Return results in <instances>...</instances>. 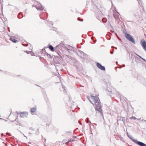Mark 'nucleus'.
Listing matches in <instances>:
<instances>
[{
  "mask_svg": "<svg viewBox=\"0 0 146 146\" xmlns=\"http://www.w3.org/2000/svg\"><path fill=\"white\" fill-rule=\"evenodd\" d=\"M98 94L94 96V94L92 95L91 96V99L93 101V103L92 101L88 98L91 103L93 104H95V109L102 113V110L101 106L100 104V100L99 98L98 97Z\"/></svg>",
  "mask_w": 146,
  "mask_h": 146,
  "instance_id": "f257e3e1",
  "label": "nucleus"
},
{
  "mask_svg": "<svg viewBox=\"0 0 146 146\" xmlns=\"http://www.w3.org/2000/svg\"><path fill=\"white\" fill-rule=\"evenodd\" d=\"M106 93L110 96L117 94V92L114 88L112 87H111V88H108L106 90Z\"/></svg>",
  "mask_w": 146,
  "mask_h": 146,
  "instance_id": "f03ea898",
  "label": "nucleus"
},
{
  "mask_svg": "<svg viewBox=\"0 0 146 146\" xmlns=\"http://www.w3.org/2000/svg\"><path fill=\"white\" fill-rule=\"evenodd\" d=\"M125 37L127 40L132 42L133 44H136L134 39L129 34H126L125 35Z\"/></svg>",
  "mask_w": 146,
  "mask_h": 146,
  "instance_id": "7ed1b4c3",
  "label": "nucleus"
},
{
  "mask_svg": "<svg viewBox=\"0 0 146 146\" xmlns=\"http://www.w3.org/2000/svg\"><path fill=\"white\" fill-rule=\"evenodd\" d=\"M135 61L138 66H142L144 64L142 61L138 57H137L135 58Z\"/></svg>",
  "mask_w": 146,
  "mask_h": 146,
  "instance_id": "20e7f679",
  "label": "nucleus"
},
{
  "mask_svg": "<svg viewBox=\"0 0 146 146\" xmlns=\"http://www.w3.org/2000/svg\"><path fill=\"white\" fill-rule=\"evenodd\" d=\"M140 44L144 50L146 51V41L142 39L140 41Z\"/></svg>",
  "mask_w": 146,
  "mask_h": 146,
  "instance_id": "39448f33",
  "label": "nucleus"
},
{
  "mask_svg": "<svg viewBox=\"0 0 146 146\" xmlns=\"http://www.w3.org/2000/svg\"><path fill=\"white\" fill-rule=\"evenodd\" d=\"M96 65L97 67L101 70H105V67L104 66H102L100 63H97L96 64Z\"/></svg>",
  "mask_w": 146,
  "mask_h": 146,
  "instance_id": "423d86ee",
  "label": "nucleus"
},
{
  "mask_svg": "<svg viewBox=\"0 0 146 146\" xmlns=\"http://www.w3.org/2000/svg\"><path fill=\"white\" fill-rule=\"evenodd\" d=\"M133 141L140 146H146V144L142 142L134 140H133Z\"/></svg>",
  "mask_w": 146,
  "mask_h": 146,
  "instance_id": "0eeeda50",
  "label": "nucleus"
},
{
  "mask_svg": "<svg viewBox=\"0 0 146 146\" xmlns=\"http://www.w3.org/2000/svg\"><path fill=\"white\" fill-rule=\"evenodd\" d=\"M121 27L123 29V32L124 34V35L125 36V35L126 34H128L129 33H127V31L125 29V26L124 24L121 25Z\"/></svg>",
  "mask_w": 146,
  "mask_h": 146,
  "instance_id": "6e6552de",
  "label": "nucleus"
},
{
  "mask_svg": "<svg viewBox=\"0 0 146 146\" xmlns=\"http://www.w3.org/2000/svg\"><path fill=\"white\" fill-rule=\"evenodd\" d=\"M20 116L21 117H24L28 115V113L27 112H21L20 114Z\"/></svg>",
  "mask_w": 146,
  "mask_h": 146,
  "instance_id": "1a4fd4ad",
  "label": "nucleus"
},
{
  "mask_svg": "<svg viewBox=\"0 0 146 146\" xmlns=\"http://www.w3.org/2000/svg\"><path fill=\"white\" fill-rule=\"evenodd\" d=\"M10 40L14 43H17L18 42V40H16L15 37L14 36H11L10 38Z\"/></svg>",
  "mask_w": 146,
  "mask_h": 146,
  "instance_id": "9d476101",
  "label": "nucleus"
},
{
  "mask_svg": "<svg viewBox=\"0 0 146 146\" xmlns=\"http://www.w3.org/2000/svg\"><path fill=\"white\" fill-rule=\"evenodd\" d=\"M49 49L52 51H54V50L53 47L52 45L48 47Z\"/></svg>",
  "mask_w": 146,
  "mask_h": 146,
  "instance_id": "9b49d317",
  "label": "nucleus"
},
{
  "mask_svg": "<svg viewBox=\"0 0 146 146\" xmlns=\"http://www.w3.org/2000/svg\"><path fill=\"white\" fill-rule=\"evenodd\" d=\"M31 111L32 112H35L36 110V109L35 108H32L31 109Z\"/></svg>",
  "mask_w": 146,
  "mask_h": 146,
  "instance_id": "f8f14e48",
  "label": "nucleus"
},
{
  "mask_svg": "<svg viewBox=\"0 0 146 146\" xmlns=\"http://www.w3.org/2000/svg\"><path fill=\"white\" fill-rule=\"evenodd\" d=\"M102 21L104 23H106L107 21V19L106 18H104L102 19Z\"/></svg>",
  "mask_w": 146,
  "mask_h": 146,
  "instance_id": "ddd939ff",
  "label": "nucleus"
},
{
  "mask_svg": "<svg viewBox=\"0 0 146 146\" xmlns=\"http://www.w3.org/2000/svg\"><path fill=\"white\" fill-rule=\"evenodd\" d=\"M130 119H136L137 118L135 117H130Z\"/></svg>",
  "mask_w": 146,
  "mask_h": 146,
  "instance_id": "4468645a",
  "label": "nucleus"
},
{
  "mask_svg": "<svg viewBox=\"0 0 146 146\" xmlns=\"http://www.w3.org/2000/svg\"><path fill=\"white\" fill-rule=\"evenodd\" d=\"M74 140V139H72V140H70L68 141V142L69 143V142H71V141H73Z\"/></svg>",
  "mask_w": 146,
  "mask_h": 146,
  "instance_id": "2eb2a0df",
  "label": "nucleus"
},
{
  "mask_svg": "<svg viewBox=\"0 0 146 146\" xmlns=\"http://www.w3.org/2000/svg\"><path fill=\"white\" fill-rule=\"evenodd\" d=\"M139 57L142 60L143 59V58H142L141 56H139Z\"/></svg>",
  "mask_w": 146,
  "mask_h": 146,
  "instance_id": "dca6fc26",
  "label": "nucleus"
},
{
  "mask_svg": "<svg viewBox=\"0 0 146 146\" xmlns=\"http://www.w3.org/2000/svg\"><path fill=\"white\" fill-rule=\"evenodd\" d=\"M143 60H144V61H145V62H146V60L145 59H144V58H143V59H142Z\"/></svg>",
  "mask_w": 146,
  "mask_h": 146,
  "instance_id": "f3484780",
  "label": "nucleus"
},
{
  "mask_svg": "<svg viewBox=\"0 0 146 146\" xmlns=\"http://www.w3.org/2000/svg\"><path fill=\"white\" fill-rule=\"evenodd\" d=\"M62 88H64V87L63 86V84H62Z\"/></svg>",
  "mask_w": 146,
  "mask_h": 146,
  "instance_id": "a211bd4d",
  "label": "nucleus"
},
{
  "mask_svg": "<svg viewBox=\"0 0 146 146\" xmlns=\"http://www.w3.org/2000/svg\"><path fill=\"white\" fill-rule=\"evenodd\" d=\"M122 66H123V67H125V65L124 64H123L122 65Z\"/></svg>",
  "mask_w": 146,
  "mask_h": 146,
  "instance_id": "6ab92c4d",
  "label": "nucleus"
},
{
  "mask_svg": "<svg viewBox=\"0 0 146 146\" xmlns=\"http://www.w3.org/2000/svg\"><path fill=\"white\" fill-rule=\"evenodd\" d=\"M127 136H128V137H129V138H130V139H131L130 137L128 135V133H127Z\"/></svg>",
  "mask_w": 146,
  "mask_h": 146,
  "instance_id": "aec40b11",
  "label": "nucleus"
},
{
  "mask_svg": "<svg viewBox=\"0 0 146 146\" xmlns=\"http://www.w3.org/2000/svg\"><path fill=\"white\" fill-rule=\"evenodd\" d=\"M140 119H137L136 120H140Z\"/></svg>",
  "mask_w": 146,
  "mask_h": 146,
  "instance_id": "412c9836",
  "label": "nucleus"
},
{
  "mask_svg": "<svg viewBox=\"0 0 146 146\" xmlns=\"http://www.w3.org/2000/svg\"><path fill=\"white\" fill-rule=\"evenodd\" d=\"M136 54V55H137L139 57V55H138L137 54Z\"/></svg>",
  "mask_w": 146,
  "mask_h": 146,
  "instance_id": "4be33fe9",
  "label": "nucleus"
},
{
  "mask_svg": "<svg viewBox=\"0 0 146 146\" xmlns=\"http://www.w3.org/2000/svg\"><path fill=\"white\" fill-rule=\"evenodd\" d=\"M92 123H91V122H90V125H91V124H92Z\"/></svg>",
  "mask_w": 146,
  "mask_h": 146,
  "instance_id": "5701e85b",
  "label": "nucleus"
},
{
  "mask_svg": "<svg viewBox=\"0 0 146 146\" xmlns=\"http://www.w3.org/2000/svg\"><path fill=\"white\" fill-rule=\"evenodd\" d=\"M139 1H140V2H141L142 1V0H139Z\"/></svg>",
  "mask_w": 146,
  "mask_h": 146,
  "instance_id": "b1692460",
  "label": "nucleus"
},
{
  "mask_svg": "<svg viewBox=\"0 0 146 146\" xmlns=\"http://www.w3.org/2000/svg\"><path fill=\"white\" fill-rule=\"evenodd\" d=\"M88 120H87V121H86V123H88Z\"/></svg>",
  "mask_w": 146,
  "mask_h": 146,
  "instance_id": "393cba45",
  "label": "nucleus"
},
{
  "mask_svg": "<svg viewBox=\"0 0 146 146\" xmlns=\"http://www.w3.org/2000/svg\"><path fill=\"white\" fill-rule=\"evenodd\" d=\"M87 119L88 120L89 118H87Z\"/></svg>",
  "mask_w": 146,
  "mask_h": 146,
  "instance_id": "a878e982",
  "label": "nucleus"
},
{
  "mask_svg": "<svg viewBox=\"0 0 146 146\" xmlns=\"http://www.w3.org/2000/svg\"><path fill=\"white\" fill-rule=\"evenodd\" d=\"M119 68H121V67L120 66H119Z\"/></svg>",
  "mask_w": 146,
  "mask_h": 146,
  "instance_id": "bb28decb",
  "label": "nucleus"
},
{
  "mask_svg": "<svg viewBox=\"0 0 146 146\" xmlns=\"http://www.w3.org/2000/svg\"><path fill=\"white\" fill-rule=\"evenodd\" d=\"M118 67H115V69H116L117 68H118Z\"/></svg>",
  "mask_w": 146,
  "mask_h": 146,
  "instance_id": "cd10ccee",
  "label": "nucleus"
},
{
  "mask_svg": "<svg viewBox=\"0 0 146 146\" xmlns=\"http://www.w3.org/2000/svg\"><path fill=\"white\" fill-rule=\"evenodd\" d=\"M116 63L117 64V62H116Z\"/></svg>",
  "mask_w": 146,
  "mask_h": 146,
  "instance_id": "c85d7f7f",
  "label": "nucleus"
},
{
  "mask_svg": "<svg viewBox=\"0 0 146 146\" xmlns=\"http://www.w3.org/2000/svg\"><path fill=\"white\" fill-rule=\"evenodd\" d=\"M18 113V114H20L19 113Z\"/></svg>",
  "mask_w": 146,
  "mask_h": 146,
  "instance_id": "c756f323",
  "label": "nucleus"
},
{
  "mask_svg": "<svg viewBox=\"0 0 146 146\" xmlns=\"http://www.w3.org/2000/svg\"><path fill=\"white\" fill-rule=\"evenodd\" d=\"M111 54H112V53H113V52H111Z\"/></svg>",
  "mask_w": 146,
  "mask_h": 146,
  "instance_id": "7c9ffc66",
  "label": "nucleus"
},
{
  "mask_svg": "<svg viewBox=\"0 0 146 146\" xmlns=\"http://www.w3.org/2000/svg\"><path fill=\"white\" fill-rule=\"evenodd\" d=\"M64 89L65 90H66V89H65L64 88Z\"/></svg>",
  "mask_w": 146,
  "mask_h": 146,
  "instance_id": "2f4dec72",
  "label": "nucleus"
},
{
  "mask_svg": "<svg viewBox=\"0 0 146 146\" xmlns=\"http://www.w3.org/2000/svg\"><path fill=\"white\" fill-rule=\"evenodd\" d=\"M74 137L76 138V137Z\"/></svg>",
  "mask_w": 146,
  "mask_h": 146,
  "instance_id": "473e14b6",
  "label": "nucleus"
}]
</instances>
